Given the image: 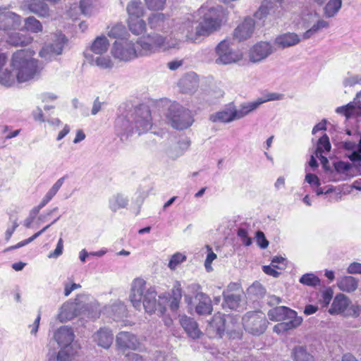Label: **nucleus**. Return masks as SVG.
<instances>
[{
  "mask_svg": "<svg viewBox=\"0 0 361 361\" xmlns=\"http://www.w3.org/2000/svg\"><path fill=\"white\" fill-rule=\"evenodd\" d=\"M152 126L151 111L146 105L135 108L126 115L118 116L114 123L116 135L121 141L128 140L134 134L140 135Z\"/></svg>",
  "mask_w": 361,
  "mask_h": 361,
  "instance_id": "f257e3e1",
  "label": "nucleus"
},
{
  "mask_svg": "<svg viewBox=\"0 0 361 361\" xmlns=\"http://www.w3.org/2000/svg\"><path fill=\"white\" fill-rule=\"evenodd\" d=\"M196 14L199 16L197 34L200 37H208L219 31L228 20V11L221 5L209 6L204 4Z\"/></svg>",
  "mask_w": 361,
  "mask_h": 361,
  "instance_id": "f03ea898",
  "label": "nucleus"
},
{
  "mask_svg": "<svg viewBox=\"0 0 361 361\" xmlns=\"http://www.w3.org/2000/svg\"><path fill=\"white\" fill-rule=\"evenodd\" d=\"M35 51L21 49L15 52L11 59V67L15 81L25 82L34 79L40 72L38 61L33 58Z\"/></svg>",
  "mask_w": 361,
  "mask_h": 361,
  "instance_id": "7ed1b4c3",
  "label": "nucleus"
},
{
  "mask_svg": "<svg viewBox=\"0 0 361 361\" xmlns=\"http://www.w3.org/2000/svg\"><path fill=\"white\" fill-rule=\"evenodd\" d=\"M157 291L155 288H146V281L136 278L131 283L129 299L132 305L137 310L144 307L146 312L152 314L157 310Z\"/></svg>",
  "mask_w": 361,
  "mask_h": 361,
  "instance_id": "20e7f679",
  "label": "nucleus"
},
{
  "mask_svg": "<svg viewBox=\"0 0 361 361\" xmlns=\"http://www.w3.org/2000/svg\"><path fill=\"white\" fill-rule=\"evenodd\" d=\"M136 44L140 47L142 56H149L160 51L178 49L180 39L171 35H163L154 32L140 37Z\"/></svg>",
  "mask_w": 361,
  "mask_h": 361,
  "instance_id": "39448f33",
  "label": "nucleus"
},
{
  "mask_svg": "<svg viewBox=\"0 0 361 361\" xmlns=\"http://www.w3.org/2000/svg\"><path fill=\"white\" fill-rule=\"evenodd\" d=\"M268 317L271 321H283L274 327V331L278 334L299 326L302 322V317H298L295 310L285 306L271 309Z\"/></svg>",
  "mask_w": 361,
  "mask_h": 361,
  "instance_id": "423d86ee",
  "label": "nucleus"
},
{
  "mask_svg": "<svg viewBox=\"0 0 361 361\" xmlns=\"http://www.w3.org/2000/svg\"><path fill=\"white\" fill-rule=\"evenodd\" d=\"M54 338L58 345L61 347L56 358L53 359L56 361H70L75 354L77 350L72 345L75 338V334L72 328L67 326H63L59 328L54 334ZM49 361H52V358H49Z\"/></svg>",
  "mask_w": 361,
  "mask_h": 361,
  "instance_id": "0eeeda50",
  "label": "nucleus"
},
{
  "mask_svg": "<svg viewBox=\"0 0 361 361\" xmlns=\"http://www.w3.org/2000/svg\"><path fill=\"white\" fill-rule=\"evenodd\" d=\"M165 118L172 128L179 130L188 128L194 122L192 112L176 102L170 104L165 114Z\"/></svg>",
  "mask_w": 361,
  "mask_h": 361,
  "instance_id": "6e6552de",
  "label": "nucleus"
},
{
  "mask_svg": "<svg viewBox=\"0 0 361 361\" xmlns=\"http://www.w3.org/2000/svg\"><path fill=\"white\" fill-rule=\"evenodd\" d=\"M111 52L115 59L123 61H129L139 56H143L140 47L128 39L116 41Z\"/></svg>",
  "mask_w": 361,
  "mask_h": 361,
  "instance_id": "1a4fd4ad",
  "label": "nucleus"
},
{
  "mask_svg": "<svg viewBox=\"0 0 361 361\" xmlns=\"http://www.w3.org/2000/svg\"><path fill=\"white\" fill-rule=\"evenodd\" d=\"M195 16L189 15L178 20H173V37L176 35L184 37L188 41L197 42L200 36L197 34V27L194 31Z\"/></svg>",
  "mask_w": 361,
  "mask_h": 361,
  "instance_id": "9d476101",
  "label": "nucleus"
},
{
  "mask_svg": "<svg viewBox=\"0 0 361 361\" xmlns=\"http://www.w3.org/2000/svg\"><path fill=\"white\" fill-rule=\"evenodd\" d=\"M242 320L245 330L255 336L262 334L267 327L268 321L262 312H248Z\"/></svg>",
  "mask_w": 361,
  "mask_h": 361,
  "instance_id": "9b49d317",
  "label": "nucleus"
},
{
  "mask_svg": "<svg viewBox=\"0 0 361 361\" xmlns=\"http://www.w3.org/2000/svg\"><path fill=\"white\" fill-rule=\"evenodd\" d=\"M354 169L353 163L344 161L333 162L331 168H326V174L330 181L339 182L350 179L352 177L351 171Z\"/></svg>",
  "mask_w": 361,
  "mask_h": 361,
  "instance_id": "f8f14e48",
  "label": "nucleus"
},
{
  "mask_svg": "<svg viewBox=\"0 0 361 361\" xmlns=\"http://www.w3.org/2000/svg\"><path fill=\"white\" fill-rule=\"evenodd\" d=\"M66 37L61 32L54 34L51 42L46 44L40 51L39 56L49 61L63 52V47L67 43Z\"/></svg>",
  "mask_w": 361,
  "mask_h": 361,
  "instance_id": "ddd939ff",
  "label": "nucleus"
},
{
  "mask_svg": "<svg viewBox=\"0 0 361 361\" xmlns=\"http://www.w3.org/2000/svg\"><path fill=\"white\" fill-rule=\"evenodd\" d=\"M173 19L162 13H152L147 19L149 28L154 32H161L166 35H171L173 27Z\"/></svg>",
  "mask_w": 361,
  "mask_h": 361,
  "instance_id": "4468645a",
  "label": "nucleus"
},
{
  "mask_svg": "<svg viewBox=\"0 0 361 361\" xmlns=\"http://www.w3.org/2000/svg\"><path fill=\"white\" fill-rule=\"evenodd\" d=\"M217 58L215 63L217 64L227 65L239 61L242 56L234 51L230 45L228 39L221 41L215 48Z\"/></svg>",
  "mask_w": 361,
  "mask_h": 361,
  "instance_id": "2eb2a0df",
  "label": "nucleus"
},
{
  "mask_svg": "<svg viewBox=\"0 0 361 361\" xmlns=\"http://www.w3.org/2000/svg\"><path fill=\"white\" fill-rule=\"evenodd\" d=\"M21 24V17L4 8L0 7V30H16Z\"/></svg>",
  "mask_w": 361,
  "mask_h": 361,
  "instance_id": "dca6fc26",
  "label": "nucleus"
},
{
  "mask_svg": "<svg viewBox=\"0 0 361 361\" xmlns=\"http://www.w3.org/2000/svg\"><path fill=\"white\" fill-rule=\"evenodd\" d=\"M238 120L237 109L233 103H230L222 110L215 112L209 116V121L212 123H228Z\"/></svg>",
  "mask_w": 361,
  "mask_h": 361,
  "instance_id": "f3484780",
  "label": "nucleus"
},
{
  "mask_svg": "<svg viewBox=\"0 0 361 361\" xmlns=\"http://www.w3.org/2000/svg\"><path fill=\"white\" fill-rule=\"evenodd\" d=\"M281 4L278 6L271 1L264 0L261 3L254 16L259 20H262L269 15L273 16L274 18H279L281 15Z\"/></svg>",
  "mask_w": 361,
  "mask_h": 361,
  "instance_id": "a211bd4d",
  "label": "nucleus"
},
{
  "mask_svg": "<svg viewBox=\"0 0 361 361\" xmlns=\"http://www.w3.org/2000/svg\"><path fill=\"white\" fill-rule=\"evenodd\" d=\"M255 20L251 17H246L233 31V38L242 42L250 38L255 29Z\"/></svg>",
  "mask_w": 361,
  "mask_h": 361,
  "instance_id": "6ab92c4d",
  "label": "nucleus"
},
{
  "mask_svg": "<svg viewBox=\"0 0 361 361\" xmlns=\"http://www.w3.org/2000/svg\"><path fill=\"white\" fill-rule=\"evenodd\" d=\"M116 343L118 348L121 350H137L139 348L140 342L134 334L128 331L118 333L116 338Z\"/></svg>",
  "mask_w": 361,
  "mask_h": 361,
  "instance_id": "aec40b11",
  "label": "nucleus"
},
{
  "mask_svg": "<svg viewBox=\"0 0 361 361\" xmlns=\"http://www.w3.org/2000/svg\"><path fill=\"white\" fill-rule=\"evenodd\" d=\"M273 48L270 43L261 42L252 47L250 51V59L252 62H259L268 57L272 52Z\"/></svg>",
  "mask_w": 361,
  "mask_h": 361,
  "instance_id": "412c9836",
  "label": "nucleus"
},
{
  "mask_svg": "<svg viewBox=\"0 0 361 361\" xmlns=\"http://www.w3.org/2000/svg\"><path fill=\"white\" fill-rule=\"evenodd\" d=\"M83 307L80 303L65 302L60 308L58 319L62 322L71 320L80 314V310Z\"/></svg>",
  "mask_w": 361,
  "mask_h": 361,
  "instance_id": "4be33fe9",
  "label": "nucleus"
},
{
  "mask_svg": "<svg viewBox=\"0 0 361 361\" xmlns=\"http://www.w3.org/2000/svg\"><path fill=\"white\" fill-rule=\"evenodd\" d=\"M26 6L30 12L39 18H49L51 16V10L44 0H28Z\"/></svg>",
  "mask_w": 361,
  "mask_h": 361,
  "instance_id": "5701e85b",
  "label": "nucleus"
},
{
  "mask_svg": "<svg viewBox=\"0 0 361 361\" xmlns=\"http://www.w3.org/2000/svg\"><path fill=\"white\" fill-rule=\"evenodd\" d=\"M197 304L195 306V312L199 315L211 314L213 310L210 298L204 293L200 292L195 295Z\"/></svg>",
  "mask_w": 361,
  "mask_h": 361,
  "instance_id": "b1692460",
  "label": "nucleus"
},
{
  "mask_svg": "<svg viewBox=\"0 0 361 361\" xmlns=\"http://www.w3.org/2000/svg\"><path fill=\"white\" fill-rule=\"evenodd\" d=\"M94 342H95L99 346L108 349L113 343V334L112 331L107 328H100L96 333L92 336Z\"/></svg>",
  "mask_w": 361,
  "mask_h": 361,
  "instance_id": "393cba45",
  "label": "nucleus"
},
{
  "mask_svg": "<svg viewBox=\"0 0 361 361\" xmlns=\"http://www.w3.org/2000/svg\"><path fill=\"white\" fill-rule=\"evenodd\" d=\"M300 42V37L295 32H286L277 36L274 44L279 49L293 47Z\"/></svg>",
  "mask_w": 361,
  "mask_h": 361,
  "instance_id": "a878e982",
  "label": "nucleus"
},
{
  "mask_svg": "<svg viewBox=\"0 0 361 361\" xmlns=\"http://www.w3.org/2000/svg\"><path fill=\"white\" fill-rule=\"evenodd\" d=\"M349 298L344 294L338 293L334 298L329 312L331 314L344 313L350 305Z\"/></svg>",
  "mask_w": 361,
  "mask_h": 361,
  "instance_id": "bb28decb",
  "label": "nucleus"
},
{
  "mask_svg": "<svg viewBox=\"0 0 361 361\" xmlns=\"http://www.w3.org/2000/svg\"><path fill=\"white\" fill-rule=\"evenodd\" d=\"M180 323L190 337L195 338L200 336L201 332L194 319L183 315L180 319Z\"/></svg>",
  "mask_w": 361,
  "mask_h": 361,
  "instance_id": "cd10ccee",
  "label": "nucleus"
},
{
  "mask_svg": "<svg viewBox=\"0 0 361 361\" xmlns=\"http://www.w3.org/2000/svg\"><path fill=\"white\" fill-rule=\"evenodd\" d=\"M129 203L128 197L121 193L112 195L109 200V207L113 212L127 207Z\"/></svg>",
  "mask_w": 361,
  "mask_h": 361,
  "instance_id": "c85d7f7f",
  "label": "nucleus"
},
{
  "mask_svg": "<svg viewBox=\"0 0 361 361\" xmlns=\"http://www.w3.org/2000/svg\"><path fill=\"white\" fill-rule=\"evenodd\" d=\"M6 56L0 54V84L10 87L15 83V76L13 73L8 69L3 71V67L6 63Z\"/></svg>",
  "mask_w": 361,
  "mask_h": 361,
  "instance_id": "c756f323",
  "label": "nucleus"
},
{
  "mask_svg": "<svg viewBox=\"0 0 361 361\" xmlns=\"http://www.w3.org/2000/svg\"><path fill=\"white\" fill-rule=\"evenodd\" d=\"M345 194L341 186L328 185L326 189L325 200L330 203L338 202L342 200Z\"/></svg>",
  "mask_w": 361,
  "mask_h": 361,
  "instance_id": "7c9ffc66",
  "label": "nucleus"
},
{
  "mask_svg": "<svg viewBox=\"0 0 361 361\" xmlns=\"http://www.w3.org/2000/svg\"><path fill=\"white\" fill-rule=\"evenodd\" d=\"M126 11L128 18L142 17L145 13V8L141 0H131L127 5Z\"/></svg>",
  "mask_w": 361,
  "mask_h": 361,
  "instance_id": "2f4dec72",
  "label": "nucleus"
},
{
  "mask_svg": "<svg viewBox=\"0 0 361 361\" xmlns=\"http://www.w3.org/2000/svg\"><path fill=\"white\" fill-rule=\"evenodd\" d=\"M262 104V102H259L257 99L255 101L242 103L239 109H237V116L238 120L244 118L250 113L256 110Z\"/></svg>",
  "mask_w": 361,
  "mask_h": 361,
  "instance_id": "473e14b6",
  "label": "nucleus"
},
{
  "mask_svg": "<svg viewBox=\"0 0 361 361\" xmlns=\"http://www.w3.org/2000/svg\"><path fill=\"white\" fill-rule=\"evenodd\" d=\"M32 41V37L28 34L15 32L8 36L7 42L13 46H27Z\"/></svg>",
  "mask_w": 361,
  "mask_h": 361,
  "instance_id": "72a5a7b5",
  "label": "nucleus"
},
{
  "mask_svg": "<svg viewBox=\"0 0 361 361\" xmlns=\"http://www.w3.org/2000/svg\"><path fill=\"white\" fill-rule=\"evenodd\" d=\"M338 288L344 292H353L357 288V281L353 276H343L338 281Z\"/></svg>",
  "mask_w": 361,
  "mask_h": 361,
  "instance_id": "f704fd0d",
  "label": "nucleus"
},
{
  "mask_svg": "<svg viewBox=\"0 0 361 361\" xmlns=\"http://www.w3.org/2000/svg\"><path fill=\"white\" fill-rule=\"evenodd\" d=\"M109 41L105 36L97 37L92 42L90 49L91 51L99 55L105 53L109 48Z\"/></svg>",
  "mask_w": 361,
  "mask_h": 361,
  "instance_id": "c9c22d12",
  "label": "nucleus"
},
{
  "mask_svg": "<svg viewBox=\"0 0 361 361\" xmlns=\"http://www.w3.org/2000/svg\"><path fill=\"white\" fill-rule=\"evenodd\" d=\"M141 18L142 17L128 18V20L129 30L135 35H141L146 30V23Z\"/></svg>",
  "mask_w": 361,
  "mask_h": 361,
  "instance_id": "e433bc0d",
  "label": "nucleus"
},
{
  "mask_svg": "<svg viewBox=\"0 0 361 361\" xmlns=\"http://www.w3.org/2000/svg\"><path fill=\"white\" fill-rule=\"evenodd\" d=\"M331 146L329 141V138L326 134H324L318 140L315 155L317 157L327 161L326 158L322 156V153L328 152L331 150Z\"/></svg>",
  "mask_w": 361,
  "mask_h": 361,
  "instance_id": "4c0bfd02",
  "label": "nucleus"
},
{
  "mask_svg": "<svg viewBox=\"0 0 361 361\" xmlns=\"http://www.w3.org/2000/svg\"><path fill=\"white\" fill-rule=\"evenodd\" d=\"M210 326L216 329V334L221 337L226 329L225 315L219 312L216 314L210 322Z\"/></svg>",
  "mask_w": 361,
  "mask_h": 361,
  "instance_id": "58836bf2",
  "label": "nucleus"
},
{
  "mask_svg": "<svg viewBox=\"0 0 361 361\" xmlns=\"http://www.w3.org/2000/svg\"><path fill=\"white\" fill-rule=\"evenodd\" d=\"M107 35L111 38L124 40L127 39L126 36L128 35V33L123 24L117 23L109 27Z\"/></svg>",
  "mask_w": 361,
  "mask_h": 361,
  "instance_id": "ea45409f",
  "label": "nucleus"
},
{
  "mask_svg": "<svg viewBox=\"0 0 361 361\" xmlns=\"http://www.w3.org/2000/svg\"><path fill=\"white\" fill-rule=\"evenodd\" d=\"M342 6V0H329L324 7V15L326 18L334 17Z\"/></svg>",
  "mask_w": 361,
  "mask_h": 361,
  "instance_id": "a19ab883",
  "label": "nucleus"
},
{
  "mask_svg": "<svg viewBox=\"0 0 361 361\" xmlns=\"http://www.w3.org/2000/svg\"><path fill=\"white\" fill-rule=\"evenodd\" d=\"M66 178V176H63L56 181V183L52 185V187L48 190V192L42 199V204L47 205L53 199V197L56 195L58 191L63 185Z\"/></svg>",
  "mask_w": 361,
  "mask_h": 361,
  "instance_id": "79ce46f5",
  "label": "nucleus"
},
{
  "mask_svg": "<svg viewBox=\"0 0 361 361\" xmlns=\"http://www.w3.org/2000/svg\"><path fill=\"white\" fill-rule=\"evenodd\" d=\"M224 302L222 306L224 308H229L231 310H235L238 306L240 301V295L235 293H226L224 292Z\"/></svg>",
  "mask_w": 361,
  "mask_h": 361,
  "instance_id": "37998d69",
  "label": "nucleus"
},
{
  "mask_svg": "<svg viewBox=\"0 0 361 361\" xmlns=\"http://www.w3.org/2000/svg\"><path fill=\"white\" fill-rule=\"evenodd\" d=\"M106 310L112 312L114 320H118L127 315L126 306L121 302H118L109 307H106Z\"/></svg>",
  "mask_w": 361,
  "mask_h": 361,
  "instance_id": "c03bdc74",
  "label": "nucleus"
},
{
  "mask_svg": "<svg viewBox=\"0 0 361 361\" xmlns=\"http://www.w3.org/2000/svg\"><path fill=\"white\" fill-rule=\"evenodd\" d=\"M90 63L99 67L101 69H111L114 63L109 56H98L92 58Z\"/></svg>",
  "mask_w": 361,
  "mask_h": 361,
  "instance_id": "a18cd8bd",
  "label": "nucleus"
},
{
  "mask_svg": "<svg viewBox=\"0 0 361 361\" xmlns=\"http://www.w3.org/2000/svg\"><path fill=\"white\" fill-rule=\"evenodd\" d=\"M51 226V225L50 224L47 225L42 229H41L38 232L35 233L33 235H32L29 238L25 239V240L17 243L15 245L7 247L4 250V252H8V251H11V250H13L15 249H18V248H20V247L27 245L28 243L32 242L34 240H35L37 238H38L39 235H41L43 233H44Z\"/></svg>",
  "mask_w": 361,
  "mask_h": 361,
  "instance_id": "49530a36",
  "label": "nucleus"
},
{
  "mask_svg": "<svg viewBox=\"0 0 361 361\" xmlns=\"http://www.w3.org/2000/svg\"><path fill=\"white\" fill-rule=\"evenodd\" d=\"M293 357L295 361H314L313 356L308 353L302 346L294 348Z\"/></svg>",
  "mask_w": 361,
  "mask_h": 361,
  "instance_id": "de8ad7c7",
  "label": "nucleus"
},
{
  "mask_svg": "<svg viewBox=\"0 0 361 361\" xmlns=\"http://www.w3.org/2000/svg\"><path fill=\"white\" fill-rule=\"evenodd\" d=\"M25 27L26 30L34 33H38L42 31V25L33 16H30L25 20Z\"/></svg>",
  "mask_w": 361,
  "mask_h": 361,
  "instance_id": "09e8293b",
  "label": "nucleus"
},
{
  "mask_svg": "<svg viewBox=\"0 0 361 361\" xmlns=\"http://www.w3.org/2000/svg\"><path fill=\"white\" fill-rule=\"evenodd\" d=\"M300 283L315 287L320 285V279L313 273H307L303 274L299 279Z\"/></svg>",
  "mask_w": 361,
  "mask_h": 361,
  "instance_id": "8fccbe9b",
  "label": "nucleus"
},
{
  "mask_svg": "<svg viewBox=\"0 0 361 361\" xmlns=\"http://www.w3.org/2000/svg\"><path fill=\"white\" fill-rule=\"evenodd\" d=\"M247 294L250 296H253L255 298H259V296H262L264 293V288L257 281L254 282L248 288Z\"/></svg>",
  "mask_w": 361,
  "mask_h": 361,
  "instance_id": "3c124183",
  "label": "nucleus"
},
{
  "mask_svg": "<svg viewBox=\"0 0 361 361\" xmlns=\"http://www.w3.org/2000/svg\"><path fill=\"white\" fill-rule=\"evenodd\" d=\"M347 157L353 163L354 169L361 174V152L357 149L356 152H350Z\"/></svg>",
  "mask_w": 361,
  "mask_h": 361,
  "instance_id": "603ef678",
  "label": "nucleus"
},
{
  "mask_svg": "<svg viewBox=\"0 0 361 361\" xmlns=\"http://www.w3.org/2000/svg\"><path fill=\"white\" fill-rule=\"evenodd\" d=\"M237 235L245 246H250L252 244V238L249 235L248 230L245 226L238 228Z\"/></svg>",
  "mask_w": 361,
  "mask_h": 361,
  "instance_id": "864d4df0",
  "label": "nucleus"
},
{
  "mask_svg": "<svg viewBox=\"0 0 361 361\" xmlns=\"http://www.w3.org/2000/svg\"><path fill=\"white\" fill-rule=\"evenodd\" d=\"M186 260V256L182 253L176 252L172 255L169 262V267L174 270L180 263Z\"/></svg>",
  "mask_w": 361,
  "mask_h": 361,
  "instance_id": "5fc2aeb1",
  "label": "nucleus"
},
{
  "mask_svg": "<svg viewBox=\"0 0 361 361\" xmlns=\"http://www.w3.org/2000/svg\"><path fill=\"white\" fill-rule=\"evenodd\" d=\"M355 111V105L353 102H350L346 105L338 106L336 109L337 114L344 115L347 118H349Z\"/></svg>",
  "mask_w": 361,
  "mask_h": 361,
  "instance_id": "6e6d98bb",
  "label": "nucleus"
},
{
  "mask_svg": "<svg viewBox=\"0 0 361 361\" xmlns=\"http://www.w3.org/2000/svg\"><path fill=\"white\" fill-rule=\"evenodd\" d=\"M149 10L159 11L164 8L166 0H145Z\"/></svg>",
  "mask_w": 361,
  "mask_h": 361,
  "instance_id": "4d7b16f0",
  "label": "nucleus"
},
{
  "mask_svg": "<svg viewBox=\"0 0 361 361\" xmlns=\"http://www.w3.org/2000/svg\"><path fill=\"white\" fill-rule=\"evenodd\" d=\"M80 9L81 13L85 16H90L92 13V0H80Z\"/></svg>",
  "mask_w": 361,
  "mask_h": 361,
  "instance_id": "13d9d810",
  "label": "nucleus"
},
{
  "mask_svg": "<svg viewBox=\"0 0 361 361\" xmlns=\"http://www.w3.org/2000/svg\"><path fill=\"white\" fill-rule=\"evenodd\" d=\"M333 298V291L331 288H328L322 293L319 302L323 307H326L330 303Z\"/></svg>",
  "mask_w": 361,
  "mask_h": 361,
  "instance_id": "bf43d9fd",
  "label": "nucleus"
},
{
  "mask_svg": "<svg viewBox=\"0 0 361 361\" xmlns=\"http://www.w3.org/2000/svg\"><path fill=\"white\" fill-rule=\"evenodd\" d=\"M283 98V95L282 94L271 92L265 94L263 97L258 98L259 102H262V104L270 102V101H277L281 100Z\"/></svg>",
  "mask_w": 361,
  "mask_h": 361,
  "instance_id": "052dcab7",
  "label": "nucleus"
},
{
  "mask_svg": "<svg viewBox=\"0 0 361 361\" xmlns=\"http://www.w3.org/2000/svg\"><path fill=\"white\" fill-rule=\"evenodd\" d=\"M63 250V242L62 238H59L58 240L55 250L50 252L48 255L49 258H58L62 255Z\"/></svg>",
  "mask_w": 361,
  "mask_h": 361,
  "instance_id": "680f3d73",
  "label": "nucleus"
},
{
  "mask_svg": "<svg viewBox=\"0 0 361 361\" xmlns=\"http://www.w3.org/2000/svg\"><path fill=\"white\" fill-rule=\"evenodd\" d=\"M255 237H256L257 243L260 247L264 249L268 247L269 242L266 239L265 235L262 231H257Z\"/></svg>",
  "mask_w": 361,
  "mask_h": 361,
  "instance_id": "e2e57ef3",
  "label": "nucleus"
},
{
  "mask_svg": "<svg viewBox=\"0 0 361 361\" xmlns=\"http://www.w3.org/2000/svg\"><path fill=\"white\" fill-rule=\"evenodd\" d=\"M305 180L313 188L321 185L319 178L313 173H307Z\"/></svg>",
  "mask_w": 361,
  "mask_h": 361,
  "instance_id": "0e129e2a",
  "label": "nucleus"
},
{
  "mask_svg": "<svg viewBox=\"0 0 361 361\" xmlns=\"http://www.w3.org/2000/svg\"><path fill=\"white\" fill-rule=\"evenodd\" d=\"M209 252L207 255V258L204 262V266L206 269L209 271L212 269V263L216 258V255L212 250V249L207 246Z\"/></svg>",
  "mask_w": 361,
  "mask_h": 361,
  "instance_id": "69168bd1",
  "label": "nucleus"
},
{
  "mask_svg": "<svg viewBox=\"0 0 361 361\" xmlns=\"http://www.w3.org/2000/svg\"><path fill=\"white\" fill-rule=\"evenodd\" d=\"M329 26V24L327 21H326L324 20H319L310 28L314 32V34H317L321 30H322L324 28H327Z\"/></svg>",
  "mask_w": 361,
  "mask_h": 361,
  "instance_id": "338daca9",
  "label": "nucleus"
},
{
  "mask_svg": "<svg viewBox=\"0 0 361 361\" xmlns=\"http://www.w3.org/2000/svg\"><path fill=\"white\" fill-rule=\"evenodd\" d=\"M19 224L17 221V219H15L12 221V224L11 226H8L5 232V240L8 241L16 229L18 227Z\"/></svg>",
  "mask_w": 361,
  "mask_h": 361,
  "instance_id": "774afa93",
  "label": "nucleus"
}]
</instances>
